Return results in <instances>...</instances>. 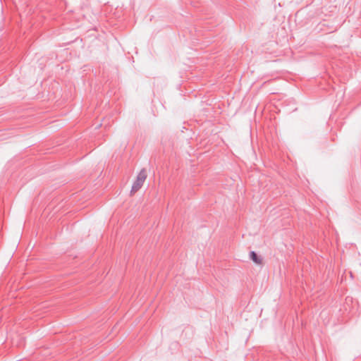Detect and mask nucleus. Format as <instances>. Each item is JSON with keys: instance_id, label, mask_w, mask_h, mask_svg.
Returning <instances> with one entry per match:
<instances>
[{"instance_id": "nucleus-1", "label": "nucleus", "mask_w": 361, "mask_h": 361, "mask_svg": "<svg viewBox=\"0 0 361 361\" xmlns=\"http://www.w3.org/2000/svg\"><path fill=\"white\" fill-rule=\"evenodd\" d=\"M147 177V173L145 169H142L138 173L136 180L134 181L132 188L131 193H135L138 191L143 185L146 178Z\"/></svg>"}, {"instance_id": "nucleus-2", "label": "nucleus", "mask_w": 361, "mask_h": 361, "mask_svg": "<svg viewBox=\"0 0 361 361\" xmlns=\"http://www.w3.org/2000/svg\"><path fill=\"white\" fill-rule=\"evenodd\" d=\"M250 258L257 264H262L263 259L262 256L258 255L255 251L250 252Z\"/></svg>"}, {"instance_id": "nucleus-3", "label": "nucleus", "mask_w": 361, "mask_h": 361, "mask_svg": "<svg viewBox=\"0 0 361 361\" xmlns=\"http://www.w3.org/2000/svg\"><path fill=\"white\" fill-rule=\"evenodd\" d=\"M348 273H349V274H350V278H351V279H353V277H354V276H353V272L350 271V272H348Z\"/></svg>"}, {"instance_id": "nucleus-4", "label": "nucleus", "mask_w": 361, "mask_h": 361, "mask_svg": "<svg viewBox=\"0 0 361 361\" xmlns=\"http://www.w3.org/2000/svg\"><path fill=\"white\" fill-rule=\"evenodd\" d=\"M345 274V271H343L342 276H341V279H343V274Z\"/></svg>"}]
</instances>
